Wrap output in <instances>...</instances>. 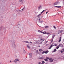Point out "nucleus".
<instances>
[{
  "mask_svg": "<svg viewBox=\"0 0 64 64\" xmlns=\"http://www.w3.org/2000/svg\"><path fill=\"white\" fill-rule=\"evenodd\" d=\"M62 51L64 52V48H63L62 50Z\"/></svg>",
  "mask_w": 64,
  "mask_h": 64,
  "instance_id": "52",
  "label": "nucleus"
},
{
  "mask_svg": "<svg viewBox=\"0 0 64 64\" xmlns=\"http://www.w3.org/2000/svg\"><path fill=\"white\" fill-rule=\"evenodd\" d=\"M48 35H50V34H51V33L50 32H47L46 33Z\"/></svg>",
  "mask_w": 64,
  "mask_h": 64,
  "instance_id": "22",
  "label": "nucleus"
},
{
  "mask_svg": "<svg viewBox=\"0 0 64 64\" xmlns=\"http://www.w3.org/2000/svg\"><path fill=\"white\" fill-rule=\"evenodd\" d=\"M53 44H52V45L50 46L51 47V48H52V47L54 46V45H53Z\"/></svg>",
  "mask_w": 64,
  "mask_h": 64,
  "instance_id": "21",
  "label": "nucleus"
},
{
  "mask_svg": "<svg viewBox=\"0 0 64 64\" xmlns=\"http://www.w3.org/2000/svg\"><path fill=\"white\" fill-rule=\"evenodd\" d=\"M15 42H14V43L12 44V45H15Z\"/></svg>",
  "mask_w": 64,
  "mask_h": 64,
  "instance_id": "39",
  "label": "nucleus"
},
{
  "mask_svg": "<svg viewBox=\"0 0 64 64\" xmlns=\"http://www.w3.org/2000/svg\"><path fill=\"white\" fill-rule=\"evenodd\" d=\"M37 23V25H38V24H37V23Z\"/></svg>",
  "mask_w": 64,
  "mask_h": 64,
  "instance_id": "62",
  "label": "nucleus"
},
{
  "mask_svg": "<svg viewBox=\"0 0 64 64\" xmlns=\"http://www.w3.org/2000/svg\"><path fill=\"white\" fill-rule=\"evenodd\" d=\"M38 64H42V63L41 62H39L38 63Z\"/></svg>",
  "mask_w": 64,
  "mask_h": 64,
  "instance_id": "41",
  "label": "nucleus"
},
{
  "mask_svg": "<svg viewBox=\"0 0 64 64\" xmlns=\"http://www.w3.org/2000/svg\"><path fill=\"white\" fill-rule=\"evenodd\" d=\"M49 52V51L48 50H47L46 51H45L44 53L45 54H47V53H48Z\"/></svg>",
  "mask_w": 64,
  "mask_h": 64,
  "instance_id": "7",
  "label": "nucleus"
},
{
  "mask_svg": "<svg viewBox=\"0 0 64 64\" xmlns=\"http://www.w3.org/2000/svg\"><path fill=\"white\" fill-rule=\"evenodd\" d=\"M59 46H60V47H63V45L61 44H59Z\"/></svg>",
  "mask_w": 64,
  "mask_h": 64,
  "instance_id": "9",
  "label": "nucleus"
},
{
  "mask_svg": "<svg viewBox=\"0 0 64 64\" xmlns=\"http://www.w3.org/2000/svg\"><path fill=\"white\" fill-rule=\"evenodd\" d=\"M16 60L17 61H19V59H16Z\"/></svg>",
  "mask_w": 64,
  "mask_h": 64,
  "instance_id": "34",
  "label": "nucleus"
},
{
  "mask_svg": "<svg viewBox=\"0 0 64 64\" xmlns=\"http://www.w3.org/2000/svg\"><path fill=\"white\" fill-rule=\"evenodd\" d=\"M48 42V41H47L46 42V43H47V42Z\"/></svg>",
  "mask_w": 64,
  "mask_h": 64,
  "instance_id": "58",
  "label": "nucleus"
},
{
  "mask_svg": "<svg viewBox=\"0 0 64 64\" xmlns=\"http://www.w3.org/2000/svg\"><path fill=\"white\" fill-rule=\"evenodd\" d=\"M49 36H48V37H49V36Z\"/></svg>",
  "mask_w": 64,
  "mask_h": 64,
  "instance_id": "61",
  "label": "nucleus"
},
{
  "mask_svg": "<svg viewBox=\"0 0 64 64\" xmlns=\"http://www.w3.org/2000/svg\"><path fill=\"white\" fill-rule=\"evenodd\" d=\"M57 51V50L56 49H54V50L52 52H56Z\"/></svg>",
  "mask_w": 64,
  "mask_h": 64,
  "instance_id": "13",
  "label": "nucleus"
},
{
  "mask_svg": "<svg viewBox=\"0 0 64 64\" xmlns=\"http://www.w3.org/2000/svg\"><path fill=\"white\" fill-rule=\"evenodd\" d=\"M40 41H41V42H43L44 41V39H42V38H41V36H40Z\"/></svg>",
  "mask_w": 64,
  "mask_h": 64,
  "instance_id": "1",
  "label": "nucleus"
},
{
  "mask_svg": "<svg viewBox=\"0 0 64 64\" xmlns=\"http://www.w3.org/2000/svg\"><path fill=\"white\" fill-rule=\"evenodd\" d=\"M42 42H40L39 43V44H42Z\"/></svg>",
  "mask_w": 64,
  "mask_h": 64,
  "instance_id": "53",
  "label": "nucleus"
},
{
  "mask_svg": "<svg viewBox=\"0 0 64 64\" xmlns=\"http://www.w3.org/2000/svg\"><path fill=\"white\" fill-rule=\"evenodd\" d=\"M63 4L64 5V0L63 1Z\"/></svg>",
  "mask_w": 64,
  "mask_h": 64,
  "instance_id": "49",
  "label": "nucleus"
},
{
  "mask_svg": "<svg viewBox=\"0 0 64 64\" xmlns=\"http://www.w3.org/2000/svg\"><path fill=\"white\" fill-rule=\"evenodd\" d=\"M46 58L47 59H49V58L48 57H46Z\"/></svg>",
  "mask_w": 64,
  "mask_h": 64,
  "instance_id": "32",
  "label": "nucleus"
},
{
  "mask_svg": "<svg viewBox=\"0 0 64 64\" xmlns=\"http://www.w3.org/2000/svg\"><path fill=\"white\" fill-rule=\"evenodd\" d=\"M60 33H61V32H60V30H58V34H60Z\"/></svg>",
  "mask_w": 64,
  "mask_h": 64,
  "instance_id": "12",
  "label": "nucleus"
},
{
  "mask_svg": "<svg viewBox=\"0 0 64 64\" xmlns=\"http://www.w3.org/2000/svg\"><path fill=\"white\" fill-rule=\"evenodd\" d=\"M23 51L24 53H26V51L25 50H24V49Z\"/></svg>",
  "mask_w": 64,
  "mask_h": 64,
  "instance_id": "18",
  "label": "nucleus"
},
{
  "mask_svg": "<svg viewBox=\"0 0 64 64\" xmlns=\"http://www.w3.org/2000/svg\"><path fill=\"white\" fill-rule=\"evenodd\" d=\"M40 32H41V33H43V32L42 31H40Z\"/></svg>",
  "mask_w": 64,
  "mask_h": 64,
  "instance_id": "46",
  "label": "nucleus"
},
{
  "mask_svg": "<svg viewBox=\"0 0 64 64\" xmlns=\"http://www.w3.org/2000/svg\"><path fill=\"white\" fill-rule=\"evenodd\" d=\"M42 6L41 5L38 8V10H40V9H42Z\"/></svg>",
  "mask_w": 64,
  "mask_h": 64,
  "instance_id": "2",
  "label": "nucleus"
},
{
  "mask_svg": "<svg viewBox=\"0 0 64 64\" xmlns=\"http://www.w3.org/2000/svg\"><path fill=\"white\" fill-rule=\"evenodd\" d=\"M41 31L40 30H38V32H40Z\"/></svg>",
  "mask_w": 64,
  "mask_h": 64,
  "instance_id": "47",
  "label": "nucleus"
},
{
  "mask_svg": "<svg viewBox=\"0 0 64 64\" xmlns=\"http://www.w3.org/2000/svg\"><path fill=\"white\" fill-rule=\"evenodd\" d=\"M56 5H57V4H60V2H56Z\"/></svg>",
  "mask_w": 64,
  "mask_h": 64,
  "instance_id": "8",
  "label": "nucleus"
},
{
  "mask_svg": "<svg viewBox=\"0 0 64 64\" xmlns=\"http://www.w3.org/2000/svg\"><path fill=\"white\" fill-rule=\"evenodd\" d=\"M59 42H61V40H59V41H58Z\"/></svg>",
  "mask_w": 64,
  "mask_h": 64,
  "instance_id": "45",
  "label": "nucleus"
},
{
  "mask_svg": "<svg viewBox=\"0 0 64 64\" xmlns=\"http://www.w3.org/2000/svg\"><path fill=\"white\" fill-rule=\"evenodd\" d=\"M2 29H3V28H2V26L0 27V31L2 30Z\"/></svg>",
  "mask_w": 64,
  "mask_h": 64,
  "instance_id": "15",
  "label": "nucleus"
},
{
  "mask_svg": "<svg viewBox=\"0 0 64 64\" xmlns=\"http://www.w3.org/2000/svg\"><path fill=\"white\" fill-rule=\"evenodd\" d=\"M59 48V46H58L56 47V49H58Z\"/></svg>",
  "mask_w": 64,
  "mask_h": 64,
  "instance_id": "31",
  "label": "nucleus"
},
{
  "mask_svg": "<svg viewBox=\"0 0 64 64\" xmlns=\"http://www.w3.org/2000/svg\"><path fill=\"white\" fill-rule=\"evenodd\" d=\"M44 60L46 61H48V60L47 59H44Z\"/></svg>",
  "mask_w": 64,
  "mask_h": 64,
  "instance_id": "29",
  "label": "nucleus"
},
{
  "mask_svg": "<svg viewBox=\"0 0 64 64\" xmlns=\"http://www.w3.org/2000/svg\"><path fill=\"white\" fill-rule=\"evenodd\" d=\"M25 8V6H24V8L22 10H20V12H21V11H23V10H24V9Z\"/></svg>",
  "mask_w": 64,
  "mask_h": 64,
  "instance_id": "6",
  "label": "nucleus"
},
{
  "mask_svg": "<svg viewBox=\"0 0 64 64\" xmlns=\"http://www.w3.org/2000/svg\"><path fill=\"white\" fill-rule=\"evenodd\" d=\"M39 58L40 59H43L44 58L42 57H40Z\"/></svg>",
  "mask_w": 64,
  "mask_h": 64,
  "instance_id": "11",
  "label": "nucleus"
},
{
  "mask_svg": "<svg viewBox=\"0 0 64 64\" xmlns=\"http://www.w3.org/2000/svg\"><path fill=\"white\" fill-rule=\"evenodd\" d=\"M54 35V34H53V36L52 37L53 38L54 37V35Z\"/></svg>",
  "mask_w": 64,
  "mask_h": 64,
  "instance_id": "43",
  "label": "nucleus"
},
{
  "mask_svg": "<svg viewBox=\"0 0 64 64\" xmlns=\"http://www.w3.org/2000/svg\"><path fill=\"white\" fill-rule=\"evenodd\" d=\"M44 11H45V10H43L42 12H41V13H42H42H43V12H44Z\"/></svg>",
  "mask_w": 64,
  "mask_h": 64,
  "instance_id": "28",
  "label": "nucleus"
},
{
  "mask_svg": "<svg viewBox=\"0 0 64 64\" xmlns=\"http://www.w3.org/2000/svg\"><path fill=\"white\" fill-rule=\"evenodd\" d=\"M54 5H57V4H56V2L54 3Z\"/></svg>",
  "mask_w": 64,
  "mask_h": 64,
  "instance_id": "33",
  "label": "nucleus"
},
{
  "mask_svg": "<svg viewBox=\"0 0 64 64\" xmlns=\"http://www.w3.org/2000/svg\"><path fill=\"white\" fill-rule=\"evenodd\" d=\"M14 62H15V63H17V61H16V60H14Z\"/></svg>",
  "mask_w": 64,
  "mask_h": 64,
  "instance_id": "25",
  "label": "nucleus"
},
{
  "mask_svg": "<svg viewBox=\"0 0 64 64\" xmlns=\"http://www.w3.org/2000/svg\"><path fill=\"white\" fill-rule=\"evenodd\" d=\"M51 48V47L50 46L48 48V49H50Z\"/></svg>",
  "mask_w": 64,
  "mask_h": 64,
  "instance_id": "40",
  "label": "nucleus"
},
{
  "mask_svg": "<svg viewBox=\"0 0 64 64\" xmlns=\"http://www.w3.org/2000/svg\"><path fill=\"white\" fill-rule=\"evenodd\" d=\"M54 7H57V8H58L59 7H58V6H55Z\"/></svg>",
  "mask_w": 64,
  "mask_h": 64,
  "instance_id": "44",
  "label": "nucleus"
},
{
  "mask_svg": "<svg viewBox=\"0 0 64 64\" xmlns=\"http://www.w3.org/2000/svg\"><path fill=\"white\" fill-rule=\"evenodd\" d=\"M29 56L30 57V58H31L32 57V53H30L29 54Z\"/></svg>",
  "mask_w": 64,
  "mask_h": 64,
  "instance_id": "4",
  "label": "nucleus"
},
{
  "mask_svg": "<svg viewBox=\"0 0 64 64\" xmlns=\"http://www.w3.org/2000/svg\"><path fill=\"white\" fill-rule=\"evenodd\" d=\"M60 40H61V37H60Z\"/></svg>",
  "mask_w": 64,
  "mask_h": 64,
  "instance_id": "51",
  "label": "nucleus"
},
{
  "mask_svg": "<svg viewBox=\"0 0 64 64\" xmlns=\"http://www.w3.org/2000/svg\"><path fill=\"white\" fill-rule=\"evenodd\" d=\"M40 47V46H39L38 47Z\"/></svg>",
  "mask_w": 64,
  "mask_h": 64,
  "instance_id": "64",
  "label": "nucleus"
},
{
  "mask_svg": "<svg viewBox=\"0 0 64 64\" xmlns=\"http://www.w3.org/2000/svg\"><path fill=\"white\" fill-rule=\"evenodd\" d=\"M48 27H48V26H46L45 27V28H46V29H47V28H48Z\"/></svg>",
  "mask_w": 64,
  "mask_h": 64,
  "instance_id": "19",
  "label": "nucleus"
},
{
  "mask_svg": "<svg viewBox=\"0 0 64 64\" xmlns=\"http://www.w3.org/2000/svg\"><path fill=\"white\" fill-rule=\"evenodd\" d=\"M41 14H42V13H41L40 14L38 15L37 16L38 17H39L41 15Z\"/></svg>",
  "mask_w": 64,
  "mask_h": 64,
  "instance_id": "14",
  "label": "nucleus"
},
{
  "mask_svg": "<svg viewBox=\"0 0 64 64\" xmlns=\"http://www.w3.org/2000/svg\"><path fill=\"white\" fill-rule=\"evenodd\" d=\"M42 64H43L44 63H45V62L44 61H42Z\"/></svg>",
  "mask_w": 64,
  "mask_h": 64,
  "instance_id": "23",
  "label": "nucleus"
},
{
  "mask_svg": "<svg viewBox=\"0 0 64 64\" xmlns=\"http://www.w3.org/2000/svg\"><path fill=\"white\" fill-rule=\"evenodd\" d=\"M50 62H53V60H51L50 61Z\"/></svg>",
  "mask_w": 64,
  "mask_h": 64,
  "instance_id": "27",
  "label": "nucleus"
},
{
  "mask_svg": "<svg viewBox=\"0 0 64 64\" xmlns=\"http://www.w3.org/2000/svg\"><path fill=\"white\" fill-rule=\"evenodd\" d=\"M27 47H28V48H30V46H29V45H27Z\"/></svg>",
  "mask_w": 64,
  "mask_h": 64,
  "instance_id": "38",
  "label": "nucleus"
},
{
  "mask_svg": "<svg viewBox=\"0 0 64 64\" xmlns=\"http://www.w3.org/2000/svg\"><path fill=\"white\" fill-rule=\"evenodd\" d=\"M11 62V61H10V62Z\"/></svg>",
  "mask_w": 64,
  "mask_h": 64,
  "instance_id": "63",
  "label": "nucleus"
},
{
  "mask_svg": "<svg viewBox=\"0 0 64 64\" xmlns=\"http://www.w3.org/2000/svg\"><path fill=\"white\" fill-rule=\"evenodd\" d=\"M58 8H60L61 7V6H58Z\"/></svg>",
  "mask_w": 64,
  "mask_h": 64,
  "instance_id": "36",
  "label": "nucleus"
},
{
  "mask_svg": "<svg viewBox=\"0 0 64 64\" xmlns=\"http://www.w3.org/2000/svg\"><path fill=\"white\" fill-rule=\"evenodd\" d=\"M41 20H38V22L39 23H42V21H41Z\"/></svg>",
  "mask_w": 64,
  "mask_h": 64,
  "instance_id": "5",
  "label": "nucleus"
},
{
  "mask_svg": "<svg viewBox=\"0 0 64 64\" xmlns=\"http://www.w3.org/2000/svg\"><path fill=\"white\" fill-rule=\"evenodd\" d=\"M41 17H38L37 19V20H42V18H41Z\"/></svg>",
  "mask_w": 64,
  "mask_h": 64,
  "instance_id": "3",
  "label": "nucleus"
},
{
  "mask_svg": "<svg viewBox=\"0 0 64 64\" xmlns=\"http://www.w3.org/2000/svg\"><path fill=\"white\" fill-rule=\"evenodd\" d=\"M54 46H57V44H56L54 45Z\"/></svg>",
  "mask_w": 64,
  "mask_h": 64,
  "instance_id": "37",
  "label": "nucleus"
},
{
  "mask_svg": "<svg viewBox=\"0 0 64 64\" xmlns=\"http://www.w3.org/2000/svg\"><path fill=\"white\" fill-rule=\"evenodd\" d=\"M44 53H45V51H44H44L42 52V54H44Z\"/></svg>",
  "mask_w": 64,
  "mask_h": 64,
  "instance_id": "24",
  "label": "nucleus"
},
{
  "mask_svg": "<svg viewBox=\"0 0 64 64\" xmlns=\"http://www.w3.org/2000/svg\"><path fill=\"white\" fill-rule=\"evenodd\" d=\"M39 51L40 52H42V51H43V50L42 49H40L39 50Z\"/></svg>",
  "mask_w": 64,
  "mask_h": 64,
  "instance_id": "10",
  "label": "nucleus"
},
{
  "mask_svg": "<svg viewBox=\"0 0 64 64\" xmlns=\"http://www.w3.org/2000/svg\"><path fill=\"white\" fill-rule=\"evenodd\" d=\"M20 2H23V0H19Z\"/></svg>",
  "mask_w": 64,
  "mask_h": 64,
  "instance_id": "20",
  "label": "nucleus"
},
{
  "mask_svg": "<svg viewBox=\"0 0 64 64\" xmlns=\"http://www.w3.org/2000/svg\"><path fill=\"white\" fill-rule=\"evenodd\" d=\"M62 58H63V59H64V56H62Z\"/></svg>",
  "mask_w": 64,
  "mask_h": 64,
  "instance_id": "57",
  "label": "nucleus"
},
{
  "mask_svg": "<svg viewBox=\"0 0 64 64\" xmlns=\"http://www.w3.org/2000/svg\"><path fill=\"white\" fill-rule=\"evenodd\" d=\"M53 40H52V42H53Z\"/></svg>",
  "mask_w": 64,
  "mask_h": 64,
  "instance_id": "54",
  "label": "nucleus"
},
{
  "mask_svg": "<svg viewBox=\"0 0 64 64\" xmlns=\"http://www.w3.org/2000/svg\"><path fill=\"white\" fill-rule=\"evenodd\" d=\"M64 52V51H62L61 52V53H63V52Z\"/></svg>",
  "mask_w": 64,
  "mask_h": 64,
  "instance_id": "48",
  "label": "nucleus"
},
{
  "mask_svg": "<svg viewBox=\"0 0 64 64\" xmlns=\"http://www.w3.org/2000/svg\"><path fill=\"white\" fill-rule=\"evenodd\" d=\"M22 42H24V43H26V41H23Z\"/></svg>",
  "mask_w": 64,
  "mask_h": 64,
  "instance_id": "50",
  "label": "nucleus"
},
{
  "mask_svg": "<svg viewBox=\"0 0 64 64\" xmlns=\"http://www.w3.org/2000/svg\"><path fill=\"white\" fill-rule=\"evenodd\" d=\"M18 62L20 63H22V62L21 60H18Z\"/></svg>",
  "mask_w": 64,
  "mask_h": 64,
  "instance_id": "16",
  "label": "nucleus"
},
{
  "mask_svg": "<svg viewBox=\"0 0 64 64\" xmlns=\"http://www.w3.org/2000/svg\"><path fill=\"white\" fill-rule=\"evenodd\" d=\"M30 44H32V42H30Z\"/></svg>",
  "mask_w": 64,
  "mask_h": 64,
  "instance_id": "60",
  "label": "nucleus"
},
{
  "mask_svg": "<svg viewBox=\"0 0 64 64\" xmlns=\"http://www.w3.org/2000/svg\"><path fill=\"white\" fill-rule=\"evenodd\" d=\"M53 39H54V38H52V40H53Z\"/></svg>",
  "mask_w": 64,
  "mask_h": 64,
  "instance_id": "59",
  "label": "nucleus"
},
{
  "mask_svg": "<svg viewBox=\"0 0 64 64\" xmlns=\"http://www.w3.org/2000/svg\"><path fill=\"white\" fill-rule=\"evenodd\" d=\"M54 28V29H56V27H55V26H53Z\"/></svg>",
  "mask_w": 64,
  "mask_h": 64,
  "instance_id": "42",
  "label": "nucleus"
},
{
  "mask_svg": "<svg viewBox=\"0 0 64 64\" xmlns=\"http://www.w3.org/2000/svg\"><path fill=\"white\" fill-rule=\"evenodd\" d=\"M43 34H47V32H43Z\"/></svg>",
  "mask_w": 64,
  "mask_h": 64,
  "instance_id": "17",
  "label": "nucleus"
},
{
  "mask_svg": "<svg viewBox=\"0 0 64 64\" xmlns=\"http://www.w3.org/2000/svg\"><path fill=\"white\" fill-rule=\"evenodd\" d=\"M26 43H30V42H28L27 41H26Z\"/></svg>",
  "mask_w": 64,
  "mask_h": 64,
  "instance_id": "35",
  "label": "nucleus"
},
{
  "mask_svg": "<svg viewBox=\"0 0 64 64\" xmlns=\"http://www.w3.org/2000/svg\"><path fill=\"white\" fill-rule=\"evenodd\" d=\"M48 13V12H46V14H47Z\"/></svg>",
  "mask_w": 64,
  "mask_h": 64,
  "instance_id": "56",
  "label": "nucleus"
},
{
  "mask_svg": "<svg viewBox=\"0 0 64 64\" xmlns=\"http://www.w3.org/2000/svg\"><path fill=\"white\" fill-rule=\"evenodd\" d=\"M48 59H49V60H50H50H52V58H49Z\"/></svg>",
  "mask_w": 64,
  "mask_h": 64,
  "instance_id": "26",
  "label": "nucleus"
},
{
  "mask_svg": "<svg viewBox=\"0 0 64 64\" xmlns=\"http://www.w3.org/2000/svg\"><path fill=\"white\" fill-rule=\"evenodd\" d=\"M39 42H40V41L39 40H38L36 42V43H39Z\"/></svg>",
  "mask_w": 64,
  "mask_h": 64,
  "instance_id": "30",
  "label": "nucleus"
},
{
  "mask_svg": "<svg viewBox=\"0 0 64 64\" xmlns=\"http://www.w3.org/2000/svg\"><path fill=\"white\" fill-rule=\"evenodd\" d=\"M63 31V30H61L60 31V32H62Z\"/></svg>",
  "mask_w": 64,
  "mask_h": 64,
  "instance_id": "55",
  "label": "nucleus"
}]
</instances>
